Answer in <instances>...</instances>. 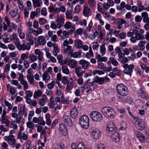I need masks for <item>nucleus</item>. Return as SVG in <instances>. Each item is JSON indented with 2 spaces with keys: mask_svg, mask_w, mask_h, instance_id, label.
<instances>
[{
  "mask_svg": "<svg viewBox=\"0 0 149 149\" xmlns=\"http://www.w3.org/2000/svg\"><path fill=\"white\" fill-rule=\"evenodd\" d=\"M102 112L105 117L113 119L115 117V112L114 110L111 107H104L102 109Z\"/></svg>",
  "mask_w": 149,
  "mask_h": 149,
  "instance_id": "nucleus-1",
  "label": "nucleus"
},
{
  "mask_svg": "<svg viewBox=\"0 0 149 149\" xmlns=\"http://www.w3.org/2000/svg\"><path fill=\"white\" fill-rule=\"evenodd\" d=\"M116 90L118 94L122 96L125 97L128 94L127 87L122 83L117 85Z\"/></svg>",
  "mask_w": 149,
  "mask_h": 149,
  "instance_id": "nucleus-2",
  "label": "nucleus"
},
{
  "mask_svg": "<svg viewBox=\"0 0 149 149\" xmlns=\"http://www.w3.org/2000/svg\"><path fill=\"white\" fill-rule=\"evenodd\" d=\"M89 118L86 115L82 116L79 119V123L84 129L88 128L89 126Z\"/></svg>",
  "mask_w": 149,
  "mask_h": 149,
  "instance_id": "nucleus-3",
  "label": "nucleus"
},
{
  "mask_svg": "<svg viewBox=\"0 0 149 149\" xmlns=\"http://www.w3.org/2000/svg\"><path fill=\"white\" fill-rule=\"evenodd\" d=\"M91 118L94 122H100L102 120V116L101 114L97 111H93L90 113Z\"/></svg>",
  "mask_w": 149,
  "mask_h": 149,
  "instance_id": "nucleus-4",
  "label": "nucleus"
},
{
  "mask_svg": "<svg viewBox=\"0 0 149 149\" xmlns=\"http://www.w3.org/2000/svg\"><path fill=\"white\" fill-rule=\"evenodd\" d=\"M135 124L136 128L140 130H144L146 127L145 122L142 119L139 118L136 119Z\"/></svg>",
  "mask_w": 149,
  "mask_h": 149,
  "instance_id": "nucleus-5",
  "label": "nucleus"
},
{
  "mask_svg": "<svg viewBox=\"0 0 149 149\" xmlns=\"http://www.w3.org/2000/svg\"><path fill=\"white\" fill-rule=\"evenodd\" d=\"M134 65L133 64L129 65L127 64H126L123 65L124 69L123 72L125 74L131 76L132 74L133 69L134 68Z\"/></svg>",
  "mask_w": 149,
  "mask_h": 149,
  "instance_id": "nucleus-6",
  "label": "nucleus"
},
{
  "mask_svg": "<svg viewBox=\"0 0 149 149\" xmlns=\"http://www.w3.org/2000/svg\"><path fill=\"white\" fill-rule=\"evenodd\" d=\"M93 81L90 83L91 86H94L95 83L99 85H102L104 84V80L103 77H99L98 76H96L93 79Z\"/></svg>",
  "mask_w": 149,
  "mask_h": 149,
  "instance_id": "nucleus-7",
  "label": "nucleus"
},
{
  "mask_svg": "<svg viewBox=\"0 0 149 149\" xmlns=\"http://www.w3.org/2000/svg\"><path fill=\"white\" fill-rule=\"evenodd\" d=\"M91 134L94 139H97L101 136V132L99 129H94L91 132Z\"/></svg>",
  "mask_w": 149,
  "mask_h": 149,
  "instance_id": "nucleus-8",
  "label": "nucleus"
},
{
  "mask_svg": "<svg viewBox=\"0 0 149 149\" xmlns=\"http://www.w3.org/2000/svg\"><path fill=\"white\" fill-rule=\"evenodd\" d=\"M63 120L65 123L69 126H71L73 125V122L69 116L66 115H64L63 117Z\"/></svg>",
  "mask_w": 149,
  "mask_h": 149,
  "instance_id": "nucleus-9",
  "label": "nucleus"
},
{
  "mask_svg": "<svg viewBox=\"0 0 149 149\" xmlns=\"http://www.w3.org/2000/svg\"><path fill=\"white\" fill-rule=\"evenodd\" d=\"M79 64L81 65V67L84 69H87L90 63L84 59L81 60L79 61Z\"/></svg>",
  "mask_w": 149,
  "mask_h": 149,
  "instance_id": "nucleus-10",
  "label": "nucleus"
},
{
  "mask_svg": "<svg viewBox=\"0 0 149 149\" xmlns=\"http://www.w3.org/2000/svg\"><path fill=\"white\" fill-rule=\"evenodd\" d=\"M59 130L61 134L64 136H66L68 134L67 128L63 123L60 125Z\"/></svg>",
  "mask_w": 149,
  "mask_h": 149,
  "instance_id": "nucleus-11",
  "label": "nucleus"
},
{
  "mask_svg": "<svg viewBox=\"0 0 149 149\" xmlns=\"http://www.w3.org/2000/svg\"><path fill=\"white\" fill-rule=\"evenodd\" d=\"M81 70V67H76L74 70L76 75L79 77H82L85 73L84 71H82Z\"/></svg>",
  "mask_w": 149,
  "mask_h": 149,
  "instance_id": "nucleus-12",
  "label": "nucleus"
},
{
  "mask_svg": "<svg viewBox=\"0 0 149 149\" xmlns=\"http://www.w3.org/2000/svg\"><path fill=\"white\" fill-rule=\"evenodd\" d=\"M78 111L76 107L72 108L70 111V114L71 117L74 119L76 118L78 115Z\"/></svg>",
  "mask_w": 149,
  "mask_h": 149,
  "instance_id": "nucleus-13",
  "label": "nucleus"
},
{
  "mask_svg": "<svg viewBox=\"0 0 149 149\" xmlns=\"http://www.w3.org/2000/svg\"><path fill=\"white\" fill-rule=\"evenodd\" d=\"M31 48V46L29 43H26L25 41H24L23 43L20 46V50H29Z\"/></svg>",
  "mask_w": 149,
  "mask_h": 149,
  "instance_id": "nucleus-14",
  "label": "nucleus"
},
{
  "mask_svg": "<svg viewBox=\"0 0 149 149\" xmlns=\"http://www.w3.org/2000/svg\"><path fill=\"white\" fill-rule=\"evenodd\" d=\"M78 64L77 62L74 60L70 59L68 62L67 65L71 68H74L76 67Z\"/></svg>",
  "mask_w": 149,
  "mask_h": 149,
  "instance_id": "nucleus-15",
  "label": "nucleus"
},
{
  "mask_svg": "<svg viewBox=\"0 0 149 149\" xmlns=\"http://www.w3.org/2000/svg\"><path fill=\"white\" fill-rule=\"evenodd\" d=\"M111 137L113 141L116 143L118 142L120 139V134L117 132L112 134L111 136Z\"/></svg>",
  "mask_w": 149,
  "mask_h": 149,
  "instance_id": "nucleus-16",
  "label": "nucleus"
},
{
  "mask_svg": "<svg viewBox=\"0 0 149 149\" xmlns=\"http://www.w3.org/2000/svg\"><path fill=\"white\" fill-rule=\"evenodd\" d=\"M136 137L141 142H143L145 140V138L143 134L139 131H136L135 132Z\"/></svg>",
  "mask_w": 149,
  "mask_h": 149,
  "instance_id": "nucleus-17",
  "label": "nucleus"
},
{
  "mask_svg": "<svg viewBox=\"0 0 149 149\" xmlns=\"http://www.w3.org/2000/svg\"><path fill=\"white\" fill-rule=\"evenodd\" d=\"M17 138L20 140H25L27 139L28 135L25 134V132L22 133L19 131L17 134Z\"/></svg>",
  "mask_w": 149,
  "mask_h": 149,
  "instance_id": "nucleus-18",
  "label": "nucleus"
},
{
  "mask_svg": "<svg viewBox=\"0 0 149 149\" xmlns=\"http://www.w3.org/2000/svg\"><path fill=\"white\" fill-rule=\"evenodd\" d=\"M19 111L18 113V116L16 117L15 120L16 123H20L21 122V120L23 117V114H22V108L19 109Z\"/></svg>",
  "mask_w": 149,
  "mask_h": 149,
  "instance_id": "nucleus-19",
  "label": "nucleus"
},
{
  "mask_svg": "<svg viewBox=\"0 0 149 149\" xmlns=\"http://www.w3.org/2000/svg\"><path fill=\"white\" fill-rule=\"evenodd\" d=\"M114 5V1L111 0L107 1V3H105L103 4V7L104 9L107 10L109 8L110 6H112Z\"/></svg>",
  "mask_w": 149,
  "mask_h": 149,
  "instance_id": "nucleus-20",
  "label": "nucleus"
},
{
  "mask_svg": "<svg viewBox=\"0 0 149 149\" xmlns=\"http://www.w3.org/2000/svg\"><path fill=\"white\" fill-rule=\"evenodd\" d=\"M8 117L1 116V123L2 124H6L8 126H9L10 125V122L7 118Z\"/></svg>",
  "mask_w": 149,
  "mask_h": 149,
  "instance_id": "nucleus-21",
  "label": "nucleus"
},
{
  "mask_svg": "<svg viewBox=\"0 0 149 149\" xmlns=\"http://www.w3.org/2000/svg\"><path fill=\"white\" fill-rule=\"evenodd\" d=\"M115 128L114 123L113 122H110L107 126V130L110 132H111L114 130Z\"/></svg>",
  "mask_w": 149,
  "mask_h": 149,
  "instance_id": "nucleus-22",
  "label": "nucleus"
},
{
  "mask_svg": "<svg viewBox=\"0 0 149 149\" xmlns=\"http://www.w3.org/2000/svg\"><path fill=\"white\" fill-rule=\"evenodd\" d=\"M96 54L97 55L95 56V58L98 59V62L99 61L106 62L107 61L108 59L107 57H102L100 54H98L97 53H96Z\"/></svg>",
  "mask_w": 149,
  "mask_h": 149,
  "instance_id": "nucleus-23",
  "label": "nucleus"
},
{
  "mask_svg": "<svg viewBox=\"0 0 149 149\" xmlns=\"http://www.w3.org/2000/svg\"><path fill=\"white\" fill-rule=\"evenodd\" d=\"M74 43L75 46L77 49H80L82 47L83 45L82 41L79 39L74 40Z\"/></svg>",
  "mask_w": 149,
  "mask_h": 149,
  "instance_id": "nucleus-24",
  "label": "nucleus"
},
{
  "mask_svg": "<svg viewBox=\"0 0 149 149\" xmlns=\"http://www.w3.org/2000/svg\"><path fill=\"white\" fill-rule=\"evenodd\" d=\"M53 47L54 50L53 51V55L55 56H57L58 53H59L60 52L58 48V47L57 45L56 44L54 43L53 45Z\"/></svg>",
  "mask_w": 149,
  "mask_h": 149,
  "instance_id": "nucleus-25",
  "label": "nucleus"
},
{
  "mask_svg": "<svg viewBox=\"0 0 149 149\" xmlns=\"http://www.w3.org/2000/svg\"><path fill=\"white\" fill-rule=\"evenodd\" d=\"M97 63H98L97 66L98 68L100 69H102L104 71V70H106V65L101 61L98 62V61H97Z\"/></svg>",
  "mask_w": 149,
  "mask_h": 149,
  "instance_id": "nucleus-26",
  "label": "nucleus"
},
{
  "mask_svg": "<svg viewBox=\"0 0 149 149\" xmlns=\"http://www.w3.org/2000/svg\"><path fill=\"white\" fill-rule=\"evenodd\" d=\"M67 84V86L66 87V89L67 91H69L71 90L73 88V86L72 79H71V81H68Z\"/></svg>",
  "mask_w": 149,
  "mask_h": 149,
  "instance_id": "nucleus-27",
  "label": "nucleus"
},
{
  "mask_svg": "<svg viewBox=\"0 0 149 149\" xmlns=\"http://www.w3.org/2000/svg\"><path fill=\"white\" fill-rule=\"evenodd\" d=\"M39 42L41 45H44L45 44V40L44 36H41L38 37Z\"/></svg>",
  "mask_w": 149,
  "mask_h": 149,
  "instance_id": "nucleus-28",
  "label": "nucleus"
},
{
  "mask_svg": "<svg viewBox=\"0 0 149 149\" xmlns=\"http://www.w3.org/2000/svg\"><path fill=\"white\" fill-rule=\"evenodd\" d=\"M62 70L64 74H68L70 72L69 70L66 65H63L62 67Z\"/></svg>",
  "mask_w": 149,
  "mask_h": 149,
  "instance_id": "nucleus-29",
  "label": "nucleus"
},
{
  "mask_svg": "<svg viewBox=\"0 0 149 149\" xmlns=\"http://www.w3.org/2000/svg\"><path fill=\"white\" fill-rule=\"evenodd\" d=\"M72 10H67L65 13V15L67 17L71 19H72L73 18L72 15Z\"/></svg>",
  "mask_w": 149,
  "mask_h": 149,
  "instance_id": "nucleus-30",
  "label": "nucleus"
},
{
  "mask_svg": "<svg viewBox=\"0 0 149 149\" xmlns=\"http://www.w3.org/2000/svg\"><path fill=\"white\" fill-rule=\"evenodd\" d=\"M93 52L92 48L90 47L89 52L87 53L86 55V57L88 58H90L91 57H93Z\"/></svg>",
  "mask_w": 149,
  "mask_h": 149,
  "instance_id": "nucleus-31",
  "label": "nucleus"
},
{
  "mask_svg": "<svg viewBox=\"0 0 149 149\" xmlns=\"http://www.w3.org/2000/svg\"><path fill=\"white\" fill-rule=\"evenodd\" d=\"M27 126L30 129V130L32 131L33 130L35 127V125L31 122H28L26 123Z\"/></svg>",
  "mask_w": 149,
  "mask_h": 149,
  "instance_id": "nucleus-32",
  "label": "nucleus"
},
{
  "mask_svg": "<svg viewBox=\"0 0 149 149\" xmlns=\"http://www.w3.org/2000/svg\"><path fill=\"white\" fill-rule=\"evenodd\" d=\"M126 6L125 3V2L123 1L120 3V6H118L116 7L117 9L118 10H122L123 8Z\"/></svg>",
  "mask_w": 149,
  "mask_h": 149,
  "instance_id": "nucleus-33",
  "label": "nucleus"
},
{
  "mask_svg": "<svg viewBox=\"0 0 149 149\" xmlns=\"http://www.w3.org/2000/svg\"><path fill=\"white\" fill-rule=\"evenodd\" d=\"M33 6L36 7H40L42 3L41 0H32Z\"/></svg>",
  "mask_w": 149,
  "mask_h": 149,
  "instance_id": "nucleus-34",
  "label": "nucleus"
},
{
  "mask_svg": "<svg viewBox=\"0 0 149 149\" xmlns=\"http://www.w3.org/2000/svg\"><path fill=\"white\" fill-rule=\"evenodd\" d=\"M42 92L40 90L35 91L33 95V98L35 99L38 97H40L42 95Z\"/></svg>",
  "mask_w": 149,
  "mask_h": 149,
  "instance_id": "nucleus-35",
  "label": "nucleus"
},
{
  "mask_svg": "<svg viewBox=\"0 0 149 149\" xmlns=\"http://www.w3.org/2000/svg\"><path fill=\"white\" fill-rule=\"evenodd\" d=\"M109 60L113 65L114 66H116L118 65V62L115 58L113 57H110Z\"/></svg>",
  "mask_w": 149,
  "mask_h": 149,
  "instance_id": "nucleus-36",
  "label": "nucleus"
},
{
  "mask_svg": "<svg viewBox=\"0 0 149 149\" xmlns=\"http://www.w3.org/2000/svg\"><path fill=\"white\" fill-rule=\"evenodd\" d=\"M45 118L46 119V124L48 125H50L51 124V121L50 119V116L49 114L47 113L45 115Z\"/></svg>",
  "mask_w": 149,
  "mask_h": 149,
  "instance_id": "nucleus-37",
  "label": "nucleus"
},
{
  "mask_svg": "<svg viewBox=\"0 0 149 149\" xmlns=\"http://www.w3.org/2000/svg\"><path fill=\"white\" fill-rule=\"evenodd\" d=\"M100 52L102 55H104L105 54L106 52V48L105 45L103 44H102L100 48Z\"/></svg>",
  "mask_w": 149,
  "mask_h": 149,
  "instance_id": "nucleus-38",
  "label": "nucleus"
},
{
  "mask_svg": "<svg viewBox=\"0 0 149 149\" xmlns=\"http://www.w3.org/2000/svg\"><path fill=\"white\" fill-rule=\"evenodd\" d=\"M26 77L29 83L31 84H32L33 83L34 79L33 76L29 75H27L26 76Z\"/></svg>",
  "mask_w": 149,
  "mask_h": 149,
  "instance_id": "nucleus-39",
  "label": "nucleus"
},
{
  "mask_svg": "<svg viewBox=\"0 0 149 149\" xmlns=\"http://www.w3.org/2000/svg\"><path fill=\"white\" fill-rule=\"evenodd\" d=\"M25 94L26 96L24 97V98L26 99V98L31 97L32 96L33 93L30 90H29L26 91Z\"/></svg>",
  "mask_w": 149,
  "mask_h": 149,
  "instance_id": "nucleus-40",
  "label": "nucleus"
},
{
  "mask_svg": "<svg viewBox=\"0 0 149 149\" xmlns=\"http://www.w3.org/2000/svg\"><path fill=\"white\" fill-rule=\"evenodd\" d=\"M22 108V109L23 108L22 112V111L24 116L25 117H26L27 116V113L26 112L27 109L25 107V104L23 105L22 106L20 107V108Z\"/></svg>",
  "mask_w": 149,
  "mask_h": 149,
  "instance_id": "nucleus-41",
  "label": "nucleus"
},
{
  "mask_svg": "<svg viewBox=\"0 0 149 149\" xmlns=\"http://www.w3.org/2000/svg\"><path fill=\"white\" fill-rule=\"evenodd\" d=\"M77 148L78 149H86V147L84 143L81 142L78 144Z\"/></svg>",
  "mask_w": 149,
  "mask_h": 149,
  "instance_id": "nucleus-42",
  "label": "nucleus"
},
{
  "mask_svg": "<svg viewBox=\"0 0 149 149\" xmlns=\"http://www.w3.org/2000/svg\"><path fill=\"white\" fill-rule=\"evenodd\" d=\"M84 88L85 90L88 89L86 91V93H87L91 91L92 90V88L90 87V85L88 84L87 83L85 84L84 86Z\"/></svg>",
  "mask_w": 149,
  "mask_h": 149,
  "instance_id": "nucleus-43",
  "label": "nucleus"
},
{
  "mask_svg": "<svg viewBox=\"0 0 149 149\" xmlns=\"http://www.w3.org/2000/svg\"><path fill=\"white\" fill-rule=\"evenodd\" d=\"M89 13V8L86 7H84V9L83 11V14L84 16H87Z\"/></svg>",
  "mask_w": 149,
  "mask_h": 149,
  "instance_id": "nucleus-44",
  "label": "nucleus"
},
{
  "mask_svg": "<svg viewBox=\"0 0 149 149\" xmlns=\"http://www.w3.org/2000/svg\"><path fill=\"white\" fill-rule=\"evenodd\" d=\"M55 84V81H52L51 83L48 84H47V87L50 89H53Z\"/></svg>",
  "mask_w": 149,
  "mask_h": 149,
  "instance_id": "nucleus-45",
  "label": "nucleus"
},
{
  "mask_svg": "<svg viewBox=\"0 0 149 149\" xmlns=\"http://www.w3.org/2000/svg\"><path fill=\"white\" fill-rule=\"evenodd\" d=\"M135 36L138 40L144 39H145L144 36L143 35L139 33H138L136 35H135Z\"/></svg>",
  "mask_w": 149,
  "mask_h": 149,
  "instance_id": "nucleus-46",
  "label": "nucleus"
},
{
  "mask_svg": "<svg viewBox=\"0 0 149 149\" xmlns=\"http://www.w3.org/2000/svg\"><path fill=\"white\" fill-rule=\"evenodd\" d=\"M14 139V136L12 135H9L8 136H5V140L6 141L11 140Z\"/></svg>",
  "mask_w": 149,
  "mask_h": 149,
  "instance_id": "nucleus-47",
  "label": "nucleus"
},
{
  "mask_svg": "<svg viewBox=\"0 0 149 149\" xmlns=\"http://www.w3.org/2000/svg\"><path fill=\"white\" fill-rule=\"evenodd\" d=\"M15 123V122L14 120L12 121L11 124L10 123V127L12 128H13L14 130H16L17 128V126Z\"/></svg>",
  "mask_w": 149,
  "mask_h": 149,
  "instance_id": "nucleus-48",
  "label": "nucleus"
},
{
  "mask_svg": "<svg viewBox=\"0 0 149 149\" xmlns=\"http://www.w3.org/2000/svg\"><path fill=\"white\" fill-rule=\"evenodd\" d=\"M72 47L70 46H68L67 48L64 50V52L65 53H70L71 52Z\"/></svg>",
  "mask_w": 149,
  "mask_h": 149,
  "instance_id": "nucleus-49",
  "label": "nucleus"
},
{
  "mask_svg": "<svg viewBox=\"0 0 149 149\" xmlns=\"http://www.w3.org/2000/svg\"><path fill=\"white\" fill-rule=\"evenodd\" d=\"M28 53L22 54L21 55V58L22 59L24 60L26 59V58L27 59L28 57Z\"/></svg>",
  "mask_w": 149,
  "mask_h": 149,
  "instance_id": "nucleus-50",
  "label": "nucleus"
},
{
  "mask_svg": "<svg viewBox=\"0 0 149 149\" xmlns=\"http://www.w3.org/2000/svg\"><path fill=\"white\" fill-rule=\"evenodd\" d=\"M142 18L139 15H137L135 17V20L137 22H141Z\"/></svg>",
  "mask_w": 149,
  "mask_h": 149,
  "instance_id": "nucleus-51",
  "label": "nucleus"
},
{
  "mask_svg": "<svg viewBox=\"0 0 149 149\" xmlns=\"http://www.w3.org/2000/svg\"><path fill=\"white\" fill-rule=\"evenodd\" d=\"M46 19H45L40 18L39 19V22L40 25H43L46 23Z\"/></svg>",
  "mask_w": 149,
  "mask_h": 149,
  "instance_id": "nucleus-52",
  "label": "nucleus"
},
{
  "mask_svg": "<svg viewBox=\"0 0 149 149\" xmlns=\"http://www.w3.org/2000/svg\"><path fill=\"white\" fill-rule=\"evenodd\" d=\"M4 103L5 105L7 106L8 108V109L9 110H11L12 108V107L11 104L9 103L8 102L6 101H4Z\"/></svg>",
  "mask_w": 149,
  "mask_h": 149,
  "instance_id": "nucleus-53",
  "label": "nucleus"
},
{
  "mask_svg": "<svg viewBox=\"0 0 149 149\" xmlns=\"http://www.w3.org/2000/svg\"><path fill=\"white\" fill-rule=\"evenodd\" d=\"M80 7L79 5L77 6L75 8L74 12L75 13H77L80 12L81 10Z\"/></svg>",
  "mask_w": 149,
  "mask_h": 149,
  "instance_id": "nucleus-54",
  "label": "nucleus"
},
{
  "mask_svg": "<svg viewBox=\"0 0 149 149\" xmlns=\"http://www.w3.org/2000/svg\"><path fill=\"white\" fill-rule=\"evenodd\" d=\"M121 126L120 129L121 130H124L127 128V125L124 122H122L121 124Z\"/></svg>",
  "mask_w": 149,
  "mask_h": 149,
  "instance_id": "nucleus-55",
  "label": "nucleus"
},
{
  "mask_svg": "<svg viewBox=\"0 0 149 149\" xmlns=\"http://www.w3.org/2000/svg\"><path fill=\"white\" fill-rule=\"evenodd\" d=\"M61 80L62 82L64 84H66L68 82V79L66 77H63Z\"/></svg>",
  "mask_w": 149,
  "mask_h": 149,
  "instance_id": "nucleus-56",
  "label": "nucleus"
},
{
  "mask_svg": "<svg viewBox=\"0 0 149 149\" xmlns=\"http://www.w3.org/2000/svg\"><path fill=\"white\" fill-rule=\"evenodd\" d=\"M88 2L89 5L92 7L94 6L95 4V2L94 0H88Z\"/></svg>",
  "mask_w": 149,
  "mask_h": 149,
  "instance_id": "nucleus-57",
  "label": "nucleus"
},
{
  "mask_svg": "<svg viewBox=\"0 0 149 149\" xmlns=\"http://www.w3.org/2000/svg\"><path fill=\"white\" fill-rule=\"evenodd\" d=\"M11 17L13 18L15 17L16 15V12L15 10H11L10 13Z\"/></svg>",
  "mask_w": 149,
  "mask_h": 149,
  "instance_id": "nucleus-58",
  "label": "nucleus"
},
{
  "mask_svg": "<svg viewBox=\"0 0 149 149\" xmlns=\"http://www.w3.org/2000/svg\"><path fill=\"white\" fill-rule=\"evenodd\" d=\"M142 17L143 19H145L146 17H148V13L146 12H143L141 13V14Z\"/></svg>",
  "mask_w": 149,
  "mask_h": 149,
  "instance_id": "nucleus-59",
  "label": "nucleus"
},
{
  "mask_svg": "<svg viewBox=\"0 0 149 149\" xmlns=\"http://www.w3.org/2000/svg\"><path fill=\"white\" fill-rule=\"evenodd\" d=\"M4 20L6 22V24H7L8 26L10 27H11V24L10 23V22L9 21V19L7 17H5L4 18Z\"/></svg>",
  "mask_w": 149,
  "mask_h": 149,
  "instance_id": "nucleus-60",
  "label": "nucleus"
},
{
  "mask_svg": "<svg viewBox=\"0 0 149 149\" xmlns=\"http://www.w3.org/2000/svg\"><path fill=\"white\" fill-rule=\"evenodd\" d=\"M93 49H96L99 47V44L97 42H94L93 43Z\"/></svg>",
  "mask_w": 149,
  "mask_h": 149,
  "instance_id": "nucleus-61",
  "label": "nucleus"
},
{
  "mask_svg": "<svg viewBox=\"0 0 149 149\" xmlns=\"http://www.w3.org/2000/svg\"><path fill=\"white\" fill-rule=\"evenodd\" d=\"M128 61V59L126 57H124L119 61L121 62L123 64H124L127 62Z\"/></svg>",
  "mask_w": 149,
  "mask_h": 149,
  "instance_id": "nucleus-62",
  "label": "nucleus"
},
{
  "mask_svg": "<svg viewBox=\"0 0 149 149\" xmlns=\"http://www.w3.org/2000/svg\"><path fill=\"white\" fill-rule=\"evenodd\" d=\"M126 36V33L125 32H123L119 34V37L121 39H123L125 38Z\"/></svg>",
  "mask_w": 149,
  "mask_h": 149,
  "instance_id": "nucleus-63",
  "label": "nucleus"
},
{
  "mask_svg": "<svg viewBox=\"0 0 149 149\" xmlns=\"http://www.w3.org/2000/svg\"><path fill=\"white\" fill-rule=\"evenodd\" d=\"M71 25L70 22H68L65 23V25H64V27L65 28L69 29L71 27Z\"/></svg>",
  "mask_w": 149,
  "mask_h": 149,
  "instance_id": "nucleus-64",
  "label": "nucleus"
}]
</instances>
